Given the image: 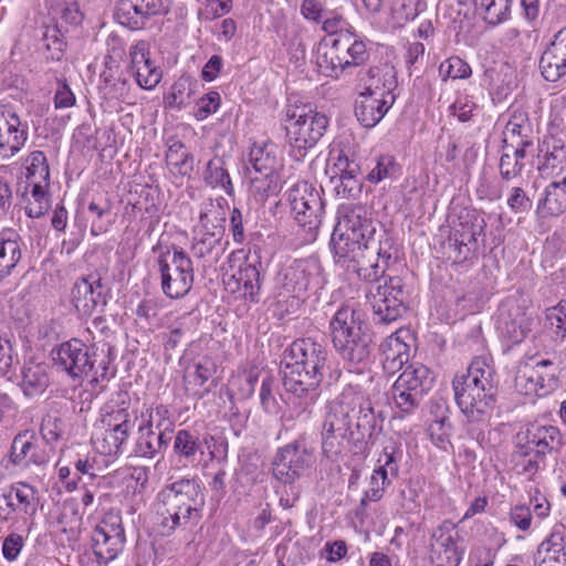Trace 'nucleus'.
<instances>
[{
    "label": "nucleus",
    "instance_id": "40",
    "mask_svg": "<svg viewBox=\"0 0 566 566\" xmlns=\"http://www.w3.org/2000/svg\"><path fill=\"white\" fill-rule=\"evenodd\" d=\"M166 163L172 166L178 175L190 177L195 169V157L186 149L185 144L170 137L167 142Z\"/></svg>",
    "mask_w": 566,
    "mask_h": 566
},
{
    "label": "nucleus",
    "instance_id": "46",
    "mask_svg": "<svg viewBox=\"0 0 566 566\" xmlns=\"http://www.w3.org/2000/svg\"><path fill=\"white\" fill-rule=\"evenodd\" d=\"M475 8L483 13V20L497 25L510 19L513 0H473Z\"/></svg>",
    "mask_w": 566,
    "mask_h": 566
},
{
    "label": "nucleus",
    "instance_id": "17",
    "mask_svg": "<svg viewBox=\"0 0 566 566\" xmlns=\"http://www.w3.org/2000/svg\"><path fill=\"white\" fill-rule=\"evenodd\" d=\"M322 266L315 258L296 259L276 273V286L285 294L300 297L312 285L321 283Z\"/></svg>",
    "mask_w": 566,
    "mask_h": 566
},
{
    "label": "nucleus",
    "instance_id": "13",
    "mask_svg": "<svg viewBox=\"0 0 566 566\" xmlns=\"http://www.w3.org/2000/svg\"><path fill=\"white\" fill-rule=\"evenodd\" d=\"M163 293L169 298L184 297L193 283V266L189 255L174 247L172 255L166 250L158 256Z\"/></svg>",
    "mask_w": 566,
    "mask_h": 566
},
{
    "label": "nucleus",
    "instance_id": "14",
    "mask_svg": "<svg viewBox=\"0 0 566 566\" xmlns=\"http://www.w3.org/2000/svg\"><path fill=\"white\" fill-rule=\"evenodd\" d=\"M314 463V451L307 444L305 434L277 448L272 460L274 479L284 484H293Z\"/></svg>",
    "mask_w": 566,
    "mask_h": 566
},
{
    "label": "nucleus",
    "instance_id": "62",
    "mask_svg": "<svg viewBox=\"0 0 566 566\" xmlns=\"http://www.w3.org/2000/svg\"><path fill=\"white\" fill-rule=\"evenodd\" d=\"M275 379L272 376H265L260 387V403L262 409L268 413H274L279 409L277 400L273 394Z\"/></svg>",
    "mask_w": 566,
    "mask_h": 566
},
{
    "label": "nucleus",
    "instance_id": "52",
    "mask_svg": "<svg viewBox=\"0 0 566 566\" xmlns=\"http://www.w3.org/2000/svg\"><path fill=\"white\" fill-rule=\"evenodd\" d=\"M499 329L502 335L514 344L521 343L531 331L527 318L521 316L518 318L504 317L503 313L499 318Z\"/></svg>",
    "mask_w": 566,
    "mask_h": 566
},
{
    "label": "nucleus",
    "instance_id": "60",
    "mask_svg": "<svg viewBox=\"0 0 566 566\" xmlns=\"http://www.w3.org/2000/svg\"><path fill=\"white\" fill-rule=\"evenodd\" d=\"M394 479L387 475V481L384 480V475L378 473V469H374L369 481V488L365 491L364 496L360 500V505L366 506L368 502L379 501L387 486L391 484Z\"/></svg>",
    "mask_w": 566,
    "mask_h": 566
},
{
    "label": "nucleus",
    "instance_id": "28",
    "mask_svg": "<svg viewBox=\"0 0 566 566\" xmlns=\"http://www.w3.org/2000/svg\"><path fill=\"white\" fill-rule=\"evenodd\" d=\"M563 34L560 31L555 35L539 59L538 67L547 82H557L566 75V42Z\"/></svg>",
    "mask_w": 566,
    "mask_h": 566
},
{
    "label": "nucleus",
    "instance_id": "55",
    "mask_svg": "<svg viewBox=\"0 0 566 566\" xmlns=\"http://www.w3.org/2000/svg\"><path fill=\"white\" fill-rule=\"evenodd\" d=\"M439 74L442 81L448 78L463 80L472 74L470 65L459 56H451L440 64Z\"/></svg>",
    "mask_w": 566,
    "mask_h": 566
},
{
    "label": "nucleus",
    "instance_id": "53",
    "mask_svg": "<svg viewBox=\"0 0 566 566\" xmlns=\"http://www.w3.org/2000/svg\"><path fill=\"white\" fill-rule=\"evenodd\" d=\"M250 175L251 191L259 196L260 200H264L270 195H274L280 189L279 174H253Z\"/></svg>",
    "mask_w": 566,
    "mask_h": 566
},
{
    "label": "nucleus",
    "instance_id": "45",
    "mask_svg": "<svg viewBox=\"0 0 566 566\" xmlns=\"http://www.w3.org/2000/svg\"><path fill=\"white\" fill-rule=\"evenodd\" d=\"M139 428H149L157 433L163 432L166 437H171L174 421L171 420L169 409L164 405L148 408L146 413H143V423Z\"/></svg>",
    "mask_w": 566,
    "mask_h": 566
},
{
    "label": "nucleus",
    "instance_id": "3",
    "mask_svg": "<svg viewBox=\"0 0 566 566\" xmlns=\"http://www.w3.org/2000/svg\"><path fill=\"white\" fill-rule=\"evenodd\" d=\"M454 399L469 422H483L492 415L499 392L497 375L483 359H474L467 373L452 380Z\"/></svg>",
    "mask_w": 566,
    "mask_h": 566
},
{
    "label": "nucleus",
    "instance_id": "43",
    "mask_svg": "<svg viewBox=\"0 0 566 566\" xmlns=\"http://www.w3.org/2000/svg\"><path fill=\"white\" fill-rule=\"evenodd\" d=\"M533 125L525 112L514 111L505 125L503 135V147L523 137H534Z\"/></svg>",
    "mask_w": 566,
    "mask_h": 566
},
{
    "label": "nucleus",
    "instance_id": "38",
    "mask_svg": "<svg viewBox=\"0 0 566 566\" xmlns=\"http://www.w3.org/2000/svg\"><path fill=\"white\" fill-rule=\"evenodd\" d=\"M534 566H564L566 565V553L563 546L560 533H553L543 541L534 554Z\"/></svg>",
    "mask_w": 566,
    "mask_h": 566
},
{
    "label": "nucleus",
    "instance_id": "48",
    "mask_svg": "<svg viewBox=\"0 0 566 566\" xmlns=\"http://www.w3.org/2000/svg\"><path fill=\"white\" fill-rule=\"evenodd\" d=\"M249 163L251 165V168H247L249 172L263 175L277 174V159L273 154L272 147L268 145L251 148Z\"/></svg>",
    "mask_w": 566,
    "mask_h": 566
},
{
    "label": "nucleus",
    "instance_id": "15",
    "mask_svg": "<svg viewBox=\"0 0 566 566\" xmlns=\"http://www.w3.org/2000/svg\"><path fill=\"white\" fill-rule=\"evenodd\" d=\"M125 531L118 512H107L92 532L91 542L99 566L114 560L125 545Z\"/></svg>",
    "mask_w": 566,
    "mask_h": 566
},
{
    "label": "nucleus",
    "instance_id": "32",
    "mask_svg": "<svg viewBox=\"0 0 566 566\" xmlns=\"http://www.w3.org/2000/svg\"><path fill=\"white\" fill-rule=\"evenodd\" d=\"M209 217L206 211H200L199 223L201 235L199 238H195L191 250L196 258L202 259L208 255H212L216 253V256L219 254L218 250H223L221 247V233L222 230L220 227L212 226V229L209 227Z\"/></svg>",
    "mask_w": 566,
    "mask_h": 566
},
{
    "label": "nucleus",
    "instance_id": "31",
    "mask_svg": "<svg viewBox=\"0 0 566 566\" xmlns=\"http://www.w3.org/2000/svg\"><path fill=\"white\" fill-rule=\"evenodd\" d=\"M486 222L474 209H464L458 217V223L451 231V237L459 239L467 244L476 248L478 237L484 233Z\"/></svg>",
    "mask_w": 566,
    "mask_h": 566
},
{
    "label": "nucleus",
    "instance_id": "24",
    "mask_svg": "<svg viewBox=\"0 0 566 566\" xmlns=\"http://www.w3.org/2000/svg\"><path fill=\"white\" fill-rule=\"evenodd\" d=\"M38 503V490L27 482H18L0 496V516L9 520L12 513H19L32 517Z\"/></svg>",
    "mask_w": 566,
    "mask_h": 566
},
{
    "label": "nucleus",
    "instance_id": "25",
    "mask_svg": "<svg viewBox=\"0 0 566 566\" xmlns=\"http://www.w3.org/2000/svg\"><path fill=\"white\" fill-rule=\"evenodd\" d=\"M516 439L524 444L530 446L532 451H536L537 457H544L547 453L558 450L563 444L559 429L555 426L531 423L526 426L525 431H520Z\"/></svg>",
    "mask_w": 566,
    "mask_h": 566
},
{
    "label": "nucleus",
    "instance_id": "41",
    "mask_svg": "<svg viewBox=\"0 0 566 566\" xmlns=\"http://www.w3.org/2000/svg\"><path fill=\"white\" fill-rule=\"evenodd\" d=\"M105 432L103 439L97 440V449L101 453L107 455H116L120 452L122 446L128 440L130 431L135 426L118 424V423H104Z\"/></svg>",
    "mask_w": 566,
    "mask_h": 566
},
{
    "label": "nucleus",
    "instance_id": "64",
    "mask_svg": "<svg viewBox=\"0 0 566 566\" xmlns=\"http://www.w3.org/2000/svg\"><path fill=\"white\" fill-rule=\"evenodd\" d=\"M506 203L513 213H526L532 207L533 202L526 195L525 190L521 187H513L507 196Z\"/></svg>",
    "mask_w": 566,
    "mask_h": 566
},
{
    "label": "nucleus",
    "instance_id": "5",
    "mask_svg": "<svg viewBox=\"0 0 566 566\" xmlns=\"http://www.w3.org/2000/svg\"><path fill=\"white\" fill-rule=\"evenodd\" d=\"M111 350L112 347L108 345L107 353L103 352L98 359V355L92 354L84 342L71 338L55 346L51 350V356L54 365L74 381L80 382L91 377L92 382H99L114 376V371H109Z\"/></svg>",
    "mask_w": 566,
    "mask_h": 566
},
{
    "label": "nucleus",
    "instance_id": "10",
    "mask_svg": "<svg viewBox=\"0 0 566 566\" xmlns=\"http://www.w3.org/2000/svg\"><path fill=\"white\" fill-rule=\"evenodd\" d=\"M282 385L297 417L310 416L322 395L324 375L281 364Z\"/></svg>",
    "mask_w": 566,
    "mask_h": 566
},
{
    "label": "nucleus",
    "instance_id": "44",
    "mask_svg": "<svg viewBox=\"0 0 566 566\" xmlns=\"http://www.w3.org/2000/svg\"><path fill=\"white\" fill-rule=\"evenodd\" d=\"M203 180L207 186L217 188L220 187L229 196H233L234 187L228 170L224 168V163L221 158L214 157L209 160L203 171Z\"/></svg>",
    "mask_w": 566,
    "mask_h": 566
},
{
    "label": "nucleus",
    "instance_id": "22",
    "mask_svg": "<svg viewBox=\"0 0 566 566\" xmlns=\"http://www.w3.org/2000/svg\"><path fill=\"white\" fill-rule=\"evenodd\" d=\"M29 138V127L8 108L0 109V157L11 159L21 151Z\"/></svg>",
    "mask_w": 566,
    "mask_h": 566
},
{
    "label": "nucleus",
    "instance_id": "34",
    "mask_svg": "<svg viewBox=\"0 0 566 566\" xmlns=\"http://www.w3.org/2000/svg\"><path fill=\"white\" fill-rule=\"evenodd\" d=\"M171 437H166L163 432L157 433L149 428L138 427V437L134 446V454L143 459H155L168 448Z\"/></svg>",
    "mask_w": 566,
    "mask_h": 566
},
{
    "label": "nucleus",
    "instance_id": "7",
    "mask_svg": "<svg viewBox=\"0 0 566 566\" xmlns=\"http://www.w3.org/2000/svg\"><path fill=\"white\" fill-rule=\"evenodd\" d=\"M284 123L286 143L291 148L290 155L300 161L323 137L328 118L310 105H289Z\"/></svg>",
    "mask_w": 566,
    "mask_h": 566
},
{
    "label": "nucleus",
    "instance_id": "21",
    "mask_svg": "<svg viewBox=\"0 0 566 566\" xmlns=\"http://www.w3.org/2000/svg\"><path fill=\"white\" fill-rule=\"evenodd\" d=\"M171 0H118L115 18L130 30L143 29L153 15L166 14Z\"/></svg>",
    "mask_w": 566,
    "mask_h": 566
},
{
    "label": "nucleus",
    "instance_id": "18",
    "mask_svg": "<svg viewBox=\"0 0 566 566\" xmlns=\"http://www.w3.org/2000/svg\"><path fill=\"white\" fill-rule=\"evenodd\" d=\"M281 364L325 375L331 364L329 350L313 338H298L284 350Z\"/></svg>",
    "mask_w": 566,
    "mask_h": 566
},
{
    "label": "nucleus",
    "instance_id": "56",
    "mask_svg": "<svg viewBox=\"0 0 566 566\" xmlns=\"http://www.w3.org/2000/svg\"><path fill=\"white\" fill-rule=\"evenodd\" d=\"M523 168V158L517 157L516 154L511 150L504 149L499 163L501 178L505 181H511L521 176Z\"/></svg>",
    "mask_w": 566,
    "mask_h": 566
},
{
    "label": "nucleus",
    "instance_id": "39",
    "mask_svg": "<svg viewBox=\"0 0 566 566\" xmlns=\"http://www.w3.org/2000/svg\"><path fill=\"white\" fill-rule=\"evenodd\" d=\"M130 398L127 391H118L116 399H112L105 407L106 413L103 416V423H127L135 426L137 420L136 411H130Z\"/></svg>",
    "mask_w": 566,
    "mask_h": 566
},
{
    "label": "nucleus",
    "instance_id": "37",
    "mask_svg": "<svg viewBox=\"0 0 566 566\" xmlns=\"http://www.w3.org/2000/svg\"><path fill=\"white\" fill-rule=\"evenodd\" d=\"M172 450L179 461L187 464L198 463L205 453L199 436L186 429L177 431Z\"/></svg>",
    "mask_w": 566,
    "mask_h": 566
},
{
    "label": "nucleus",
    "instance_id": "47",
    "mask_svg": "<svg viewBox=\"0 0 566 566\" xmlns=\"http://www.w3.org/2000/svg\"><path fill=\"white\" fill-rule=\"evenodd\" d=\"M544 457H537L536 451H532L530 446L520 442L515 446V449L511 455L513 468L517 474L534 475L539 469V460Z\"/></svg>",
    "mask_w": 566,
    "mask_h": 566
},
{
    "label": "nucleus",
    "instance_id": "16",
    "mask_svg": "<svg viewBox=\"0 0 566 566\" xmlns=\"http://www.w3.org/2000/svg\"><path fill=\"white\" fill-rule=\"evenodd\" d=\"M329 161L332 164H328L326 172L336 193L343 198L357 197L363 188V171L358 158L343 149H333Z\"/></svg>",
    "mask_w": 566,
    "mask_h": 566
},
{
    "label": "nucleus",
    "instance_id": "1",
    "mask_svg": "<svg viewBox=\"0 0 566 566\" xmlns=\"http://www.w3.org/2000/svg\"><path fill=\"white\" fill-rule=\"evenodd\" d=\"M336 264L361 281H375L397 259L394 240L377 230L371 213L363 205L344 203L331 238Z\"/></svg>",
    "mask_w": 566,
    "mask_h": 566
},
{
    "label": "nucleus",
    "instance_id": "9",
    "mask_svg": "<svg viewBox=\"0 0 566 566\" xmlns=\"http://www.w3.org/2000/svg\"><path fill=\"white\" fill-rule=\"evenodd\" d=\"M370 283L366 292L367 303L370 305L374 321L378 324L396 322L407 312L409 292L400 276H385V273Z\"/></svg>",
    "mask_w": 566,
    "mask_h": 566
},
{
    "label": "nucleus",
    "instance_id": "63",
    "mask_svg": "<svg viewBox=\"0 0 566 566\" xmlns=\"http://www.w3.org/2000/svg\"><path fill=\"white\" fill-rule=\"evenodd\" d=\"M103 78V85L101 90L106 98L109 99H122L128 94V85L125 78H111V76L103 73L101 75Z\"/></svg>",
    "mask_w": 566,
    "mask_h": 566
},
{
    "label": "nucleus",
    "instance_id": "8",
    "mask_svg": "<svg viewBox=\"0 0 566 566\" xmlns=\"http://www.w3.org/2000/svg\"><path fill=\"white\" fill-rule=\"evenodd\" d=\"M369 59L366 44L356 34L345 31L319 44L318 65L327 76L339 77Z\"/></svg>",
    "mask_w": 566,
    "mask_h": 566
},
{
    "label": "nucleus",
    "instance_id": "42",
    "mask_svg": "<svg viewBox=\"0 0 566 566\" xmlns=\"http://www.w3.org/2000/svg\"><path fill=\"white\" fill-rule=\"evenodd\" d=\"M402 460L401 444L397 441L389 440L385 443L381 453L377 460L378 473L384 475L387 481V475L396 479L399 474V467Z\"/></svg>",
    "mask_w": 566,
    "mask_h": 566
},
{
    "label": "nucleus",
    "instance_id": "2",
    "mask_svg": "<svg viewBox=\"0 0 566 566\" xmlns=\"http://www.w3.org/2000/svg\"><path fill=\"white\" fill-rule=\"evenodd\" d=\"M205 504L203 486L198 476H185L165 484L157 494L159 534L170 536L178 528L198 523Z\"/></svg>",
    "mask_w": 566,
    "mask_h": 566
},
{
    "label": "nucleus",
    "instance_id": "4",
    "mask_svg": "<svg viewBox=\"0 0 566 566\" xmlns=\"http://www.w3.org/2000/svg\"><path fill=\"white\" fill-rule=\"evenodd\" d=\"M332 344L350 366L365 364L371 354L373 334L363 314L350 305H342L329 321Z\"/></svg>",
    "mask_w": 566,
    "mask_h": 566
},
{
    "label": "nucleus",
    "instance_id": "61",
    "mask_svg": "<svg viewBox=\"0 0 566 566\" xmlns=\"http://www.w3.org/2000/svg\"><path fill=\"white\" fill-rule=\"evenodd\" d=\"M515 386L525 395L537 391L538 375L535 367L525 365L518 368L515 375Z\"/></svg>",
    "mask_w": 566,
    "mask_h": 566
},
{
    "label": "nucleus",
    "instance_id": "23",
    "mask_svg": "<svg viewBox=\"0 0 566 566\" xmlns=\"http://www.w3.org/2000/svg\"><path fill=\"white\" fill-rule=\"evenodd\" d=\"M350 389V398L348 400L350 412V420L355 419V426H352L349 433V442L355 447L367 441L373 437L377 427V419L371 407V402L358 392Z\"/></svg>",
    "mask_w": 566,
    "mask_h": 566
},
{
    "label": "nucleus",
    "instance_id": "30",
    "mask_svg": "<svg viewBox=\"0 0 566 566\" xmlns=\"http://www.w3.org/2000/svg\"><path fill=\"white\" fill-rule=\"evenodd\" d=\"M402 331L390 335L380 346L382 367L386 373L399 371L410 359V347L402 337Z\"/></svg>",
    "mask_w": 566,
    "mask_h": 566
},
{
    "label": "nucleus",
    "instance_id": "33",
    "mask_svg": "<svg viewBox=\"0 0 566 566\" xmlns=\"http://www.w3.org/2000/svg\"><path fill=\"white\" fill-rule=\"evenodd\" d=\"M566 210V176L553 180L537 202V213L542 217H558Z\"/></svg>",
    "mask_w": 566,
    "mask_h": 566
},
{
    "label": "nucleus",
    "instance_id": "51",
    "mask_svg": "<svg viewBox=\"0 0 566 566\" xmlns=\"http://www.w3.org/2000/svg\"><path fill=\"white\" fill-rule=\"evenodd\" d=\"M391 397L396 408L403 415L413 413L424 398L419 394L416 395L411 389L408 390L402 384L399 385V381L397 380L392 385Z\"/></svg>",
    "mask_w": 566,
    "mask_h": 566
},
{
    "label": "nucleus",
    "instance_id": "27",
    "mask_svg": "<svg viewBox=\"0 0 566 566\" xmlns=\"http://www.w3.org/2000/svg\"><path fill=\"white\" fill-rule=\"evenodd\" d=\"M38 439L33 431L24 430L18 433L11 443L10 462L14 465L28 468L31 464L43 465L48 458L39 451Z\"/></svg>",
    "mask_w": 566,
    "mask_h": 566
},
{
    "label": "nucleus",
    "instance_id": "58",
    "mask_svg": "<svg viewBox=\"0 0 566 566\" xmlns=\"http://www.w3.org/2000/svg\"><path fill=\"white\" fill-rule=\"evenodd\" d=\"M444 255L454 264H461L469 260L474 248L451 235L442 244Z\"/></svg>",
    "mask_w": 566,
    "mask_h": 566
},
{
    "label": "nucleus",
    "instance_id": "57",
    "mask_svg": "<svg viewBox=\"0 0 566 566\" xmlns=\"http://www.w3.org/2000/svg\"><path fill=\"white\" fill-rule=\"evenodd\" d=\"M137 84L145 90H151L157 86L161 80V71L154 61H149L132 71Z\"/></svg>",
    "mask_w": 566,
    "mask_h": 566
},
{
    "label": "nucleus",
    "instance_id": "35",
    "mask_svg": "<svg viewBox=\"0 0 566 566\" xmlns=\"http://www.w3.org/2000/svg\"><path fill=\"white\" fill-rule=\"evenodd\" d=\"M49 384L50 377L45 365L28 363L22 367L20 387L28 398L42 395Z\"/></svg>",
    "mask_w": 566,
    "mask_h": 566
},
{
    "label": "nucleus",
    "instance_id": "26",
    "mask_svg": "<svg viewBox=\"0 0 566 566\" xmlns=\"http://www.w3.org/2000/svg\"><path fill=\"white\" fill-rule=\"evenodd\" d=\"M264 275L261 273V262H250L247 259L233 273L228 282L231 286L235 284V289L241 293L245 301L259 303L261 297L262 284Z\"/></svg>",
    "mask_w": 566,
    "mask_h": 566
},
{
    "label": "nucleus",
    "instance_id": "12",
    "mask_svg": "<svg viewBox=\"0 0 566 566\" xmlns=\"http://www.w3.org/2000/svg\"><path fill=\"white\" fill-rule=\"evenodd\" d=\"M350 389L344 390L338 398L326 406L325 419L322 428V448L327 457L342 452L343 441L349 442L352 431L349 408Z\"/></svg>",
    "mask_w": 566,
    "mask_h": 566
},
{
    "label": "nucleus",
    "instance_id": "20",
    "mask_svg": "<svg viewBox=\"0 0 566 566\" xmlns=\"http://www.w3.org/2000/svg\"><path fill=\"white\" fill-rule=\"evenodd\" d=\"M459 532L451 521H443L430 535L429 558L433 566H459Z\"/></svg>",
    "mask_w": 566,
    "mask_h": 566
},
{
    "label": "nucleus",
    "instance_id": "19",
    "mask_svg": "<svg viewBox=\"0 0 566 566\" xmlns=\"http://www.w3.org/2000/svg\"><path fill=\"white\" fill-rule=\"evenodd\" d=\"M72 304L81 316H91L104 312L109 289L97 274L80 277L72 287Z\"/></svg>",
    "mask_w": 566,
    "mask_h": 566
},
{
    "label": "nucleus",
    "instance_id": "29",
    "mask_svg": "<svg viewBox=\"0 0 566 566\" xmlns=\"http://www.w3.org/2000/svg\"><path fill=\"white\" fill-rule=\"evenodd\" d=\"M537 169L542 176H554L566 167V148L560 139L544 138L538 145Z\"/></svg>",
    "mask_w": 566,
    "mask_h": 566
},
{
    "label": "nucleus",
    "instance_id": "59",
    "mask_svg": "<svg viewBox=\"0 0 566 566\" xmlns=\"http://www.w3.org/2000/svg\"><path fill=\"white\" fill-rule=\"evenodd\" d=\"M256 382L258 374L252 370L244 371L232 377L230 388L239 399H248L253 395Z\"/></svg>",
    "mask_w": 566,
    "mask_h": 566
},
{
    "label": "nucleus",
    "instance_id": "49",
    "mask_svg": "<svg viewBox=\"0 0 566 566\" xmlns=\"http://www.w3.org/2000/svg\"><path fill=\"white\" fill-rule=\"evenodd\" d=\"M21 260L20 243L10 238L0 239V281L10 275Z\"/></svg>",
    "mask_w": 566,
    "mask_h": 566
},
{
    "label": "nucleus",
    "instance_id": "36",
    "mask_svg": "<svg viewBox=\"0 0 566 566\" xmlns=\"http://www.w3.org/2000/svg\"><path fill=\"white\" fill-rule=\"evenodd\" d=\"M399 385L402 384L408 390H413L424 397L433 387L434 376L432 371L420 363H413L397 378Z\"/></svg>",
    "mask_w": 566,
    "mask_h": 566
},
{
    "label": "nucleus",
    "instance_id": "54",
    "mask_svg": "<svg viewBox=\"0 0 566 566\" xmlns=\"http://www.w3.org/2000/svg\"><path fill=\"white\" fill-rule=\"evenodd\" d=\"M428 433L431 441L440 449H447L451 446L452 424L450 418L446 415L434 419L428 427Z\"/></svg>",
    "mask_w": 566,
    "mask_h": 566
},
{
    "label": "nucleus",
    "instance_id": "6",
    "mask_svg": "<svg viewBox=\"0 0 566 566\" xmlns=\"http://www.w3.org/2000/svg\"><path fill=\"white\" fill-rule=\"evenodd\" d=\"M370 83L356 101L355 115L365 127L376 126L394 105L397 87L396 71L392 66H373L360 74V81Z\"/></svg>",
    "mask_w": 566,
    "mask_h": 566
},
{
    "label": "nucleus",
    "instance_id": "11",
    "mask_svg": "<svg viewBox=\"0 0 566 566\" xmlns=\"http://www.w3.org/2000/svg\"><path fill=\"white\" fill-rule=\"evenodd\" d=\"M291 213L304 232L303 240L314 241L322 223L324 203L319 192L306 181L296 182L286 193Z\"/></svg>",
    "mask_w": 566,
    "mask_h": 566
},
{
    "label": "nucleus",
    "instance_id": "50",
    "mask_svg": "<svg viewBox=\"0 0 566 566\" xmlns=\"http://www.w3.org/2000/svg\"><path fill=\"white\" fill-rule=\"evenodd\" d=\"M28 181L50 184V168L46 157L41 150L31 151L24 159Z\"/></svg>",
    "mask_w": 566,
    "mask_h": 566
}]
</instances>
